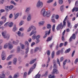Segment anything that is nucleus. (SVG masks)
I'll return each mask as SVG.
<instances>
[{"label":"nucleus","instance_id":"nucleus-47","mask_svg":"<svg viewBox=\"0 0 78 78\" xmlns=\"http://www.w3.org/2000/svg\"><path fill=\"white\" fill-rule=\"evenodd\" d=\"M53 2V0H49L47 2V3H50Z\"/></svg>","mask_w":78,"mask_h":78},{"label":"nucleus","instance_id":"nucleus-18","mask_svg":"<svg viewBox=\"0 0 78 78\" xmlns=\"http://www.w3.org/2000/svg\"><path fill=\"white\" fill-rule=\"evenodd\" d=\"M12 57V55H10L7 58V61H9Z\"/></svg>","mask_w":78,"mask_h":78},{"label":"nucleus","instance_id":"nucleus-17","mask_svg":"<svg viewBox=\"0 0 78 78\" xmlns=\"http://www.w3.org/2000/svg\"><path fill=\"white\" fill-rule=\"evenodd\" d=\"M24 44L26 45L27 47H28V46H29V43L28 41H24Z\"/></svg>","mask_w":78,"mask_h":78},{"label":"nucleus","instance_id":"nucleus-41","mask_svg":"<svg viewBox=\"0 0 78 78\" xmlns=\"http://www.w3.org/2000/svg\"><path fill=\"white\" fill-rule=\"evenodd\" d=\"M29 51V47H27V49H26V53L27 54L28 53V51Z\"/></svg>","mask_w":78,"mask_h":78},{"label":"nucleus","instance_id":"nucleus-12","mask_svg":"<svg viewBox=\"0 0 78 78\" xmlns=\"http://www.w3.org/2000/svg\"><path fill=\"white\" fill-rule=\"evenodd\" d=\"M17 62V59L16 58H15L13 59L12 61L13 64L14 65H16V64Z\"/></svg>","mask_w":78,"mask_h":78},{"label":"nucleus","instance_id":"nucleus-62","mask_svg":"<svg viewBox=\"0 0 78 78\" xmlns=\"http://www.w3.org/2000/svg\"><path fill=\"white\" fill-rule=\"evenodd\" d=\"M13 16H12V14L11 13L9 16V18L10 19H11L12 17Z\"/></svg>","mask_w":78,"mask_h":78},{"label":"nucleus","instance_id":"nucleus-52","mask_svg":"<svg viewBox=\"0 0 78 78\" xmlns=\"http://www.w3.org/2000/svg\"><path fill=\"white\" fill-rule=\"evenodd\" d=\"M40 35H39L37 36H36V40H37V39H40Z\"/></svg>","mask_w":78,"mask_h":78},{"label":"nucleus","instance_id":"nucleus-7","mask_svg":"<svg viewBox=\"0 0 78 78\" xmlns=\"http://www.w3.org/2000/svg\"><path fill=\"white\" fill-rule=\"evenodd\" d=\"M50 15H51V12L48 11L45 13L44 14V16H47V17H50Z\"/></svg>","mask_w":78,"mask_h":78},{"label":"nucleus","instance_id":"nucleus-22","mask_svg":"<svg viewBox=\"0 0 78 78\" xmlns=\"http://www.w3.org/2000/svg\"><path fill=\"white\" fill-rule=\"evenodd\" d=\"M71 37L73 39V40H75V38H76V35L75 34H73L72 36Z\"/></svg>","mask_w":78,"mask_h":78},{"label":"nucleus","instance_id":"nucleus-2","mask_svg":"<svg viewBox=\"0 0 78 78\" xmlns=\"http://www.w3.org/2000/svg\"><path fill=\"white\" fill-rule=\"evenodd\" d=\"M2 36L4 39H7V40H8L9 38V37L10 36L9 34H6V32L5 31L2 32Z\"/></svg>","mask_w":78,"mask_h":78},{"label":"nucleus","instance_id":"nucleus-64","mask_svg":"<svg viewBox=\"0 0 78 78\" xmlns=\"http://www.w3.org/2000/svg\"><path fill=\"white\" fill-rule=\"evenodd\" d=\"M12 64V61H9L8 62V65H11Z\"/></svg>","mask_w":78,"mask_h":78},{"label":"nucleus","instance_id":"nucleus-39","mask_svg":"<svg viewBox=\"0 0 78 78\" xmlns=\"http://www.w3.org/2000/svg\"><path fill=\"white\" fill-rule=\"evenodd\" d=\"M71 49L70 48H69L68 49H67V50H66L65 51V53H69V52H70V51Z\"/></svg>","mask_w":78,"mask_h":78},{"label":"nucleus","instance_id":"nucleus-14","mask_svg":"<svg viewBox=\"0 0 78 78\" xmlns=\"http://www.w3.org/2000/svg\"><path fill=\"white\" fill-rule=\"evenodd\" d=\"M46 12H45V10L44 9H42L41 11V14H42L43 16H44V14H45V13Z\"/></svg>","mask_w":78,"mask_h":78},{"label":"nucleus","instance_id":"nucleus-49","mask_svg":"<svg viewBox=\"0 0 78 78\" xmlns=\"http://www.w3.org/2000/svg\"><path fill=\"white\" fill-rule=\"evenodd\" d=\"M53 68L54 69H57L58 68V66H57L56 64H55L54 65Z\"/></svg>","mask_w":78,"mask_h":78},{"label":"nucleus","instance_id":"nucleus-55","mask_svg":"<svg viewBox=\"0 0 78 78\" xmlns=\"http://www.w3.org/2000/svg\"><path fill=\"white\" fill-rule=\"evenodd\" d=\"M57 64H58L59 65V66H60V62H59V59L57 58Z\"/></svg>","mask_w":78,"mask_h":78},{"label":"nucleus","instance_id":"nucleus-63","mask_svg":"<svg viewBox=\"0 0 78 78\" xmlns=\"http://www.w3.org/2000/svg\"><path fill=\"white\" fill-rule=\"evenodd\" d=\"M74 8H75V11L76 12H77V11H78V7H75Z\"/></svg>","mask_w":78,"mask_h":78},{"label":"nucleus","instance_id":"nucleus-15","mask_svg":"<svg viewBox=\"0 0 78 78\" xmlns=\"http://www.w3.org/2000/svg\"><path fill=\"white\" fill-rule=\"evenodd\" d=\"M67 17H68V16H67L66 17H65V18L64 20L63 21V26H66V22L65 21H66V20H67Z\"/></svg>","mask_w":78,"mask_h":78},{"label":"nucleus","instance_id":"nucleus-56","mask_svg":"<svg viewBox=\"0 0 78 78\" xmlns=\"http://www.w3.org/2000/svg\"><path fill=\"white\" fill-rule=\"evenodd\" d=\"M9 24V22L6 23L4 24L5 27H8V26Z\"/></svg>","mask_w":78,"mask_h":78},{"label":"nucleus","instance_id":"nucleus-59","mask_svg":"<svg viewBox=\"0 0 78 78\" xmlns=\"http://www.w3.org/2000/svg\"><path fill=\"white\" fill-rule=\"evenodd\" d=\"M19 30L21 31H23L24 30V29L23 27H21L20 29Z\"/></svg>","mask_w":78,"mask_h":78},{"label":"nucleus","instance_id":"nucleus-57","mask_svg":"<svg viewBox=\"0 0 78 78\" xmlns=\"http://www.w3.org/2000/svg\"><path fill=\"white\" fill-rule=\"evenodd\" d=\"M5 55V51H3L2 53V56H4Z\"/></svg>","mask_w":78,"mask_h":78},{"label":"nucleus","instance_id":"nucleus-1","mask_svg":"<svg viewBox=\"0 0 78 78\" xmlns=\"http://www.w3.org/2000/svg\"><path fill=\"white\" fill-rule=\"evenodd\" d=\"M47 27L48 29H49V31H46V32H45V34L43 37L44 39H45V37L47 36L48 34L49 35V34H50V31H51V26L50 24H48Z\"/></svg>","mask_w":78,"mask_h":78},{"label":"nucleus","instance_id":"nucleus-13","mask_svg":"<svg viewBox=\"0 0 78 78\" xmlns=\"http://www.w3.org/2000/svg\"><path fill=\"white\" fill-rule=\"evenodd\" d=\"M31 15H29L27 18V21L30 22V21H31Z\"/></svg>","mask_w":78,"mask_h":78},{"label":"nucleus","instance_id":"nucleus-31","mask_svg":"<svg viewBox=\"0 0 78 78\" xmlns=\"http://www.w3.org/2000/svg\"><path fill=\"white\" fill-rule=\"evenodd\" d=\"M13 26V23L11 22L9 24V27H12Z\"/></svg>","mask_w":78,"mask_h":78},{"label":"nucleus","instance_id":"nucleus-43","mask_svg":"<svg viewBox=\"0 0 78 78\" xmlns=\"http://www.w3.org/2000/svg\"><path fill=\"white\" fill-rule=\"evenodd\" d=\"M75 50H74L73 51L71 57H73L74 55H75Z\"/></svg>","mask_w":78,"mask_h":78},{"label":"nucleus","instance_id":"nucleus-25","mask_svg":"<svg viewBox=\"0 0 78 78\" xmlns=\"http://www.w3.org/2000/svg\"><path fill=\"white\" fill-rule=\"evenodd\" d=\"M36 59H34L32 60L31 62H30V64H34V62H35V61H36Z\"/></svg>","mask_w":78,"mask_h":78},{"label":"nucleus","instance_id":"nucleus-23","mask_svg":"<svg viewBox=\"0 0 78 78\" xmlns=\"http://www.w3.org/2000/svg\"><path fill=\"white\" fill-rule=\"evenodd\" d=\"M39 48L38 47H36L35 48L34 50V52L36 53V52H37V51L39 50Z\"/></svg>","mask_w":78,"mask_h":78},{"label":"nucleus","instance_id":"nucleus-21","mask_svg":"<svg viewBox=\"0 0 78 78\" xmlns=\"http://www.w3.org/2000/svg\"><path fill=\"white\" fill-rule=\"evenodd\" d=\"M8 45L9 46V49L11 50V49H12V48H13V46L10 43H9L8 44Z\"/></svg>","mask_w":78,"mask_h":78},{"label":"nucleus","instance_id":"nucleus-40","mask_svg":"<svg viewBox=\"0 0 78 78\" xmlns=\"http://www.w3.org/2000/svg\"><path fill=\"white\" fill-rule=\"evenodd\" d=\"M23 22H24L22 20L21 21L20 23L19 24V25L20 26H21V25H22L23 24Z\"/></svg>","mask_w":78,"mask_h":78},{"label":"nucleus","instance_id":"nucleus-33","mask_svg":"<svg viewBox=\"0 0 78 78\" xmlns=\"http://www.w3.org/2000/svg\"><path fill=\"white\" fill-rule=\"evenodd\" d=\"M27 76V73L25 72L24 73V75L23 76V77L24 78H26Z\"/></svg>","mask_w":78,"mask_h":78},{"label":"nucleus","instance_id":"nucleus-24","mask_svg":"<svg viewBox=\"0 0 78 78\" xmlns=\"http://www.w3.org/2000/svg\"><path fill=\"white\" fill-rule=\"evenodd\" d=\"M19 16V13H17L14 16V19L16 20V19H17V17H18Z\"/></svg>","mask_w":78,"mask_h":78},{"label":"nucleus","instance_id":"nucleus-26","mask_svg":"<svg viewBox=\"0 0 78 78\" xmlns=\"http://www.w3.org/2000/svg\"><path fill=\"white\" fill-rule=\"evenodd\" d=\"M51 39H52V37H48V39H47L46 41H47V42L50 41H51Z\"/></svg>","mask_w":78,"mask_h":78},{"label":"nucleus","instance_id":"nucleus-4","mask_svg":"<svg viewBox=\"0 0 78 78\" xmlns=\"http://www.w3.org/2000/svg\"><path fill=\"white\" fill-rule=\"evenodd\" d=\"M36 64H35L33 66H32L31 68H30L28 73V75H30V73H31V72L33 71V69L36 68Z\"/></svg>","mask_w":78,"mask_h":78},{"label":"nucleus","instance_id":"nucleus-27","mask_svg":"<svg viewBox=\"0 0 78 78\" xmlns=\"http://www.w3.org/2000/svg\"><path fill=\"white\" fill-rule=\"evenodd\" d=\"M64 5H62L60 7V10L62 12H63L64 11Z\"/></svg>","mask_w":78,"mask_h":78},{"label":"nucleus","instance_id":"nucleus-29","mask_svg":"<svg viewBox=\"0 0 78 78\" xmlns=\"http://www.w3.org/2000/svg\"><path fill=\"white\" fill-rule=\"evenodd\" d=\"M10 3H11V4H13V5H14L15 6L17 5V4L15 3L14 1L13 0H12L10 2Z\"/></svg>","mask_w":78,"mask_h":78},{"label":"nucleus","instance_id":"nucleus-10","mask_svg":"<svg viewBox=\"0 0 78 78\" xmlns=\"http://www.w3.org/2000/svg\"><path fill=\"white\" fill-rule=\"evenodd\" d=\"M36 29H33V30L32 31L30 34V36H32L33 34H36L37 32L36 31Z\"/></svg>","mask_w":78,"mask_h":78},{"label":"nucleus","instance_id":"nucleus-9","mask_svg":"<svg viewBox=\"0 0 78 78\" xmlns=\"http://www.w3.org/2000/svg\"><path fill=\"white\" fill-rule=\"evenodd\" d=\"M30 9H31V7H27L25 10V12H27V14H29L30 13Z\"/></svg>","mask_w":78,"mask_h":78},{"label":"nucleus","instance_id":"nucleus-11","mask_svg":"<svg viewBox=\"0 0 78 78\" xmlns=\"http://www.w3.org/2000/svg\"><path fill=\"white\" fill-rule=\"evenodd\" d=\"M54 73H56V74H58L59 73V72L57 69H53V72L52 73V74H54Z\"/></svg>","mask_w":78,"mask_h":78},{"label":"nucleus","instance_id":"nucleus-30","mask_svg":"<svg viewBox=\"0 0 78 78\" xmlns=\"http://www.w3.org/2000/svg\"><path fill=\"white\" fill-rule=\"evenodd\" d=\"M51 56V58H52V59L53 58H54V57H55V51H53L52 52Z\"/></svg>","mask_w":78,"mask_h":78},{"label":"nucleus","instance_id":"nucleus-48","mask_svg":"<svg viewBox=\"0 0 78 78\" xmlns=\"http://www.w3.org/2000/svg\"><path fill=\"white\" fill-rule=\"evenodd\" d=\"M55 25L54 24L52 26V30L54 32L55 31Z\"/></svg>","mask_w":78,"mask_h":78},{"label":"nucleus","instance_id":"nucleus-60","mask_svg":"<svg viewBox=\"0 0 78 78\" xmlns=\"http://www.w3.org/2000/svg\"><path fill=\"white\" fill-rule=\"evenodd\" d=\"M59 15H57L55 16V19H57V20H58V19H59Z\"/></svg>","mask_w":78,"mask_h":78},{"label":"nucleus","instance_id":"nucleus-45","mask_svg":"<svg viewBox=\"0 0 78 78\" xmlns=\"http://www.w3.org/2000/svg\"><path fill=\"white\" fill-rule=\"evenodd\" d=\"M1 77L2 78H5V75L4 74H2L1 75Z\"/></svg>","mask_w":78,"mask_h":78},{"label":"nucleus","instance_id":"nucleus-61","mask_svg":"<svg viewBox=\"0 0 78 78\" xmlns=\"http://www.w3.org/2000/svg\"><path fill=\"white\" fill-rule=\"evenodd\" d=\"M36 44H38L40 42V40L39 39H37L35 41Z\"/></svg>","mask_w":78,"mask_h":78},{"label":"nucleus","instance_id":"nucleus-28","mask_svg":"<svg viewBox=\"0 0 78 78\" xmlns=\"http://www.w3.org/2000/svg\"><path fill=\"white\" fill-rule=\"evenodd\" d=\"M45 22L44 21H41L39 23V24L40 25H43L44 24V23Z\"/></svg>","mask_w":78,"mask_h":78},{"label":"nucleus","instance_id":"nucleus-3","mask_svg":"<svg viewBox=\"0 0 78 78\" xmlns=\"http://www.w3.org/2000/svg\"><path fill=\"white\" fill-rule=\"evenodd\" d=\"M42 6H43V2L40 0L38 1L36 7L37 8H42Z\"/></svg>","mask_w":78,"mask_h":78},{"label":"nucleus","instance_id":"nucleus-35","mask_svg":"<svg viewBox=\"0 0 78 78\" xmlns=\"http://www.w3.org/2000/svg\"><path fill=\"white\" fill-rule=\"evenodd\" d=\"M48 78H56V76H51V75H49L48 76Z\"/></svg>","mask_w":78,"mask_h":78},{"label":"nucleus","instance_id":"nucleus-5","mask_svg":"<svg viewBox=\"0 0 78 78\" xmlns=\"http://www.w3.org/2000/svg\"><path fill=\"white\" fill-rule=\"evenodd\" d=\"M64 27L63 25H62V23H61L60 24H59L57 27L56 29L57 30H58L60 29H62L63 27Z\"/></svg>","mask_w":78,"mask_h":78},{"label":"nucleus","instance_id":"nucleus-36","mask_svg":"<svg viewBox=\"0 0 78 78\" xmlns=\"http://www.w3.org/2000/svg\"><path fill=\"white\" fill-rule=\"evenodd\" d=\"M16 24H14L13 28V31H16Z\"/></svg>","mask_w":78,"mask_h":78},{"label":"nucleus","instance_id":"nucleus-38","mask_svg":"<svg viewBox=\"0 0 78 78\" xmlns=\"http://www.w3.org/2000/svg\"><path fill=\"white\" fill-rule=\"evenodd\" d=\"M32 38L33 40H34V39H36V35L35 34H34L32 36Z\"/></svg>","mask_w":78,"mask_h":78},{"label":"nucleus","instance_id":"nucleus-19","mask_svg":"<svg viewBox=\"0 0 78 78\" xmlns=\"http://www.w3.org/2000/svg\"><path fill=\"white\" fill-rule=\"evenodd\" d=\"M20 46H18L17 47V52L18 53H20Z\"/></svg>","mask_w":78,"mask_h":78},{"label":"nucleus","instance_id":"nucleus-54","mask_svg":"<svg viewBox=\"0 0 78 78\" xmlns=\"http://www.w3.org/2000/svg\"><path fill=\"white\" fill-rule=\"evenodd\" d=\"M58 2L59 4H62V3H63L62 0H59Z\"/></svg>","mask_w":78,"mask_h":78},{"label":"nucleus","instance_id":"nucleus-53","mask_svg":"<svg viewBox=\"0 0 78 78\" xmlns=\"http://www.w3.org/2000/svg\"><path fill=\"white\" fill-rule=\"evenodd\" d=\"M47 54L48 55V56H50V51L48 50L47 51Z\"/></svg>","mask_w":78,"mask_h":78},{"label":"nucleus","instance_id":"nucleus-20","mask_svg":"<svg viewBox=\"0 0 78 78\" xmlns=\"http://www.w3.org/2000/svg\"><path fill=\"white\" fill-rule=\"evenodd\" d=\"M40 77H41V74H39L38 73L34 77V78H40Z\"/></svg>","mask_w":78,"mask_h":78},{"label":"nucleus","instance_id":"nucleus-50","mask_svg":"<svg viewBox=\"0 0 78 78\" xmlns=\"http://www.w3.org/2000/svg\"><path fill=\"white\" fill-rule=\"evenodd\" d=\"M63 60H64V58L63 57H61L60 59V62H62V61H63Z\"/></svg>","mask_w":78,"mask_h":78},{"label":"nucleus","instance_id":"nucleus-42","mask_svg":"<svg viewBox=\"0 0 78 78\" xmlns=\"http://www.w3.org/2000/svg\"><path fill=\"white\" fill-rule=\"evenodd\" d=\"M67 59L65 60L63 62V66H65L66 64V62H67Z\"/></svg>","mask_w":78,"mask_h":78},{"label":"nucleus","instance_id":"nucleus-32","mask_svg":"<svg viewBox=\"0 0 78 78\" xmlns=\"http://www.w3.org/2000/svg\"><path fill=\"white\" fill-rule=\"evenodd\" d=\"M19 76L18 75V74H15L14 76H13V78H17L19 77Z\"/></svg>","mask_w":78,"mask_h":78},{"label":"nucleus","instance_id":"nucleus-51","mask_svg":"<svg viewBox=\"0 0 78 78\" xmlns=\"http://www.w3.org/2000/svg\"><path fill=\"white\" fill-rule=\"evenodd\" d=\"M4 3V0H0V5H2Z\"/></svg>","mask_w":78,"mask_h":78},{"label":"nucleus","instance_id":"nucleus-58","mask_svg":"<svg viewBox=\"0 0 78 78\" xmlns=\"http://www.w3.org/2000/svg\"><path fill=\"white\" fill-rule=\"evenodd\" d=\"M78 62V58H77L75 60L74 62L75 64H76Z\"/></svg>","mask_w":78,"mask_h":78},{"label":"nucleus","instance_id":"nucleus-8","mask_svg":"<svg viewBox=\"0 0 78 78\" xmlns=\"http://www.w3.org/2000/svg\"><path fill=\"white\" fill-rule=\"evenodd\" d=\"M35 29V30H36V27H34L33 26H31V27H30L29 29L27 30V32H30V31L31 30V29Z\"/></svg>","mask_w":78,"mask_h":78},{"label":"nucleus","instance_id":"nucleus-46","mask_svg":"<svg viewBox=\"0 0 78 78\" xmlns=\"http://www.w3.org/2000/svg\"><path fill=\"white\" fill-rule=\"evenodd\" d=\"M20 46L21 47L22 49H24V47H25V45L23 44H20Z\"/></svg>","mask_w":78,"mask_h":78},{"label":"nucleus","instance_id":"nucleus-6","mask_svg":"<svg viewBox=\"0 0 78 78\" xmlns=\"http://www.w3.org/2000/svg\"><path fill=\"white\" fill-rule=\"evenodd\" d=\"M1 19H4L5 20L4 21V22L2 21H0V26H2V25L4 23H5V22L6 21V18L5 16H2Z\"/></svg>","mask_w":78,"mask_h":78},{"label":"nucleus","instance_id":"nucleus-34","mask_svg":"<svg viewBox=\"0 0 78 78\" xmlns=\"http://www.w3.org/2000/svg\"><path fill=\"white\" fill-rule=\"evenodd\" d=\"M67 24H68V27H69V28H70V26H71V23H70V22H69V21H67Z\"/></svg>","mask_w":78,"mask_h":78},{"label":"nucleus","instance_id":"nucleus-44","mask_svg":"<svg viewBox=\"0 0 78 78\" xmlns=\"http://www.w3.org/2000/svg\"><path fill=\"white\" fill-rule=\"evenodd\" d=\"M17 34L18 36H19V37H20V36H21V32H20V31H18V32Z\"/></svg>","mask_w":78,"mask_h":78},{"label":"nucleus","instance_id":"nucleus-37","mask_svg":"<svg viewBox=\"0 0 78 78\" xmlns=\"http://www.w3.org/2000/svg\"><path fill=\"white\" fill-rule=\"evenodd\" d=\"M13 8H14V6L12 5H11L9 6V9H10V10H12V9Z\"/></svg>","mask_w":78,"mask_h":78},{"label":"nucleus","instance_id":"nucleus-16","mask_svg":"<svg viewBox=\"0 0 78 78\" xmlns=\"http://www.w3.org/2000/svg\"><path fill=\"white\" fill-rule=\"evenodd\" d=\"M48 71H47L44 74V75H43L41 77H43V76H44V77H47V76L48 75Z\"/></svg>","mask_w":78,"mask_h":78}]
</instances>
